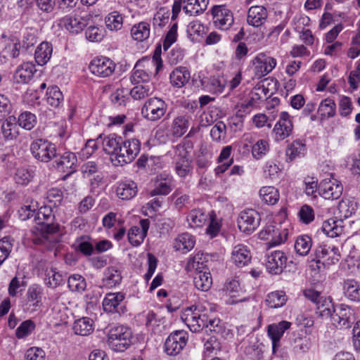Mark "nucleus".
Masks as SVG:
<instances>
[{
    "instance_id": "obj_1",
    "label": "nucleus",
    "mask_w": 360,
    "mask_h": 360,
    "mask_svg": "<svg viewBox=\"0 0 360 360\" xmlns=\"http://www.w3.org/2000/svg\"><path fill=\"white\" fill-rule=\"evenodd\" d=\"M141 143L136 139L122 141L115 155H112L111 162L115 167L123 166L131 163L140 151Z\"/></svg>"
},
{
    "instance_id": "obj_2",
    "label": "nucleus",
    "mask_w": 360,
    "mask_h": 360,
    "mask_svg": "<svg viewBox=\"0 0 360 360\" xmlns=\"http://www.w3.org/2000/svg\"><path fill=\"white\" fill-rule=\"evenodd\" d=\"M132 333L124 326H112L108 333V344L115 352H122L131 344Z\"/></svg>"
},
{
    "instance_id": "obj_3",
    "label": "nucleus",
    "mask_w": 360,
    "mask_h": 360,
    "mask_svg": "<svg viewBox=\"0 0 360 360\" xmlns=\"http://www.w3.org/2000/svg\"><path fill=\"white\" fill-rule=\"evenodd\" d=\"M181 319L192 332H199L204 328L207 321L205 307L196 305L187 307L182 311Z\"/></svg>"
},
{
    "instance_id": "obj_4",
    "label": "nucleus",
    "mask_w": 360,
    "mask_h": 360,
    "mask_svg": "<svg viewBox=\"0 0 360 360\" xmlns=\"http://www.w3.org/2000/svg\"><path fill=\"white\" fill-rule=\"evenodd\" d=\"M315 257L311 262H316V267L311 264L313 269H320L321 266L331 265L337 263L340 259V253L338 248L334 245L326 243L319 245L314 250Z\"/></svg>"
},
{
    "instance_id": "obj_5",
    "label": "nucleus",
    "mask_w": 360,
    "mask_h": 360,
    "mask_svg": "<svg viewBox=\"0 0 360 360\" xmlns=\"http://www.w3.org/2000/svg\"><path fill=\"white\" fill-rule=\"evenodd\" d=\"M30 151L36 160L42 162H49L57 157L56 145L44 139L33 141L30 144Z\"/></svg>"
},
{
    "instance_id": "obj_6",
    "label": "nucleus",
    "mask_w": 360,
    "mask_h": 360,
    "mask_svg": "<svg viewBox=\"0 0 360 360\" xmlns=\"http://www.w3.org/2000/svg\"><path fill=\"white\" fill-rule=\"evenodd\" d=\"M173 159L178 176L186 177L192 172V158L184 145L179 144L176 146Z\"/></svg>"
},
{
    "instance_id": "obj_7",
    "label": "nucleus",
    "mask_w": 360,
    "mask_h": 360,
    "mask_svg": "<svg viewBox=\"0 0 360 360\" xmlns=\"http://www.w3.org/2000/svg\"><path fill=\"white\" fill-rule=\"evenodd\" d=\"M55 216L49 205L41 207L35 211L34 221L41 226L40 231L44 233H55L58 231L59 225L53 223Z\"/></svg>"
},
{
    "instance_id": "obj_8",
    "label": "nucleus",
    "mask_w": 360,
    "mask_h": 360,
    "mask_svg": "<svg viewBox=\"0 0 360 360\" xmlns=\"http://www.w3.org/2000/svg\"><path fill=\"white\" fill-rule=\"evenodd\" d=\"M255 77L260 79L270 73L276 66V58L264 53L257 54L251 61Z\"/></svg>"
},
{
    "instance_id": "obj_9",
    "label": "nucleus",
    "mask_w": 360,
    "mask_h": 360,
    "mask_svg": "<svg viewBox=\"0 0 360 360\" xmlns=\"http://www.w3.org/2000/svg\"><path fill=\"white\" fill-rule=\"evenodd\" d=\"M167 105L161 98L157 97L148 99L141 110L144 117L150 121L160 119L166 112Z\"/></svg>"
},
{
    "instance_id": "obj_10",
    "label": "nucleus",
    "mask_w": 360,
    "mask_h": 360,
    "mask_svg": "<svg viewBox=\"0 0 360 360\" xmlns=\"http://www.w3.org/2000/svg\"><path fill=\"white\" fill-rule=\"evenodd\" d=\"M43 291V288L38 284H32L28 287L23 304L25 311L32 313L42 306Z\"/></svg>"
},
{
    "instance_id": "obj_11",
    "label": "nucleus",
    "mask_w": 360,
    "mask_h": 360,
    "mask_svg": "<svg viewBox=\"0 0 360 360\" xmlns=\"http://www.w3.org/2000/svg\"><path fill=\"white\" fill-rule=\"evenodd\" d=\"M260 217L254 210L242 211L238 217V226L240 231L246 233H252L259 226Z\"/></svg>"
},
{
    "instance_id": "obj_12",
    "label": "nucleus",
    "mask_w": 360,
    "mask_h": 360,
    "mask_svg": "<svg viewBox=\"0 0 360 360\" xmlns=\"http://www.w3.org/2000/svg\"><path fill=\"white\" fill-rule=\"evenodd\" d=\"M188 334L184 330H176L171 333L165 342V349L167 354L175 356L180 353L186 345Z\"/></svg>"
},
{
    "instance_id": "obj_13",
    "label": "nucleus",
    "mask_w": 360,
    "mask_h": 360,
    "mask_svg": "<svg viewBox=\"0 0 360 360\" xmlns=\"http://www.w3.org/2000/svg\"><path fill=\"white\" fill-rule=\"evenodd\" d=\"M343 187L341 183L334 179H325L319 184V194L327 200L338 199L342 193Z\"/></svg>"
},
{
    "instance_id": "obj_14",
    "label": "nucleus",
    "mask_w": 360,
    "mask_h": 360,
    "mask_svg": "<svg viewBox=\"0 0 360 360\" xmlns=\"http://www.w3.org/2000/svg\"><path fill=\"white\" fill-rule=\"evenodd\" d=\"M89 68L92 74L98 77H106L115 71V63L105 57L96 58L91 60Z\"/></svg>"
},
{
    "instance_id": "obj_15",
    "label": "nucleus",
    "mask_w": 360,
    "mask_h": 360,
    "mask_svg": "<svg viewBox=\"0 0 360 360\" xmlns=\"http://www.w3.org/2000/svg\"><path fill=\"white\" fill-rule=\"evenodd\" d=\"M293 125L290 116L287 112H281L279 120L273 129V134L276 141H283L288 137L292 131Z\"/></svg>"
},
{
    "instance_id": "obj_16",
    "label": "nucleus",
    "mask_w": 360,
    "mask_h": 360,
    "mask_svg": "<svg viewBox=\"0 0 360 360\" xmlns=\"http://www.w3.org/2000/svg\"><path fill=\"white\" fill-rule=\"evenodd\" d=\"M214 25L221 30H227L233 23L232 12L224 6H214L212 8Z\"/></svg>"
},
{
    "instance_id": "obj_17",
    "label": "nucleus",
    "mask_w": 360,
    "mask_h": 360,
    "mask_svg": "<svg viewBox=\"0 0 360 360\" xmlns=\"http://www.w3.org/2000/svg\"><path fill=\"white\" fill-rule=\"evenodd\" d=\"M287 257L283 252L275 250L266 256V266L267 271L273 274H280L285 266Z\"/></svg>"
},
{
    "instance_id": "obj_18",
    "label": "nucleus",
    "mask_w": 360,
    "mask_h": 360,
    "mask_svg": "<svg viewBox=\"0 0 360 360\" xmlns=\"http://www.w3.org/2000/svg\"><path fill=\"white\" fill-rule=\"evenodd\" d=\"M331 316L333 324L337 328H349L352 322L353 311L350 307L340 304L334 309Z\"/></svg>"
},
{
    "instance_id": "obj_19",
    "label": "nucleus",
    "mask_w": 360,
    "mask_h": 360,
    "mask_svg": "<svg viewBox=\"0 0 360 360\" xmlns=\"http://www.w3.org/2000/svg\"><path fill=\"white\" fill-rule=\"evenodd\" d=\"M290 326L291 323L287 321H282L268 326L267 333L272 341L273 353H276L277 348L280 347L281 338Z\"/></svg>"
},
{
    "instance_id": "obj_20",
    "label": "nucleus",
    "mask_w": 360,
    "mask_h": 360,
    "mask_svg": "<svg viewBox=\"0 0 360 360\" xmlns=\"http://www.w3.org/2000/svg\"><path fill=\"white\" fill-rule=\"evenodd\" d=\"M60 25L72 33H79L87 25V19L77 14L66 15L60 20Z\"/></svg>"
},
{
    "instance_id": "obj_21",
    "label": "nucleus",
    "mask_w": 360,
    "mask_h": 360,
    "mask_svg": "<svg viewBox=\"0 0 360 360\" xmlns=\"http://www.w3.org/2000/svg\"><path fill=\"white\" fill-rule=\"evenodd\" d=\"M36 71L35 65L32 63H23L17 68L14 72V82L21 84H27L32 79Z\"/></svg>"
},
{
    "instance_id": "obj_22",
    "label": "nucleus",
    "mask_w": 360,
    "mask_h": 360,
    "mask_svg": "<svg viewBox=\"0 0 360 360\" xmlns=\"http://www.w3.org/2000/svg\"><path fill=\"white\" fill-rule=\"evenodd\" d=\"M149 228L148 219H141L140 227L132 226L128 232V240L133 246L140 245L147 235Z\"/></svg>"
},
{
    "instance_id": "obj_23",
    "label": "nucleus",
    "mask_w": 360,
    "mask_h": 360,
    "mask_svg": "<svg viewBox=\"0 0 360 360\" xmlns=\"http://www.w3.org/2000/svg\"><path fill=\"white\" fill-rule=\"evenodd\" d=\"M251 253L247 246L239 244L236 245L231 252V261L236 266L243 267L251 260Z\"/></svg>"
},
{
    "instance_id": "obj_24",
    "label": "nucleus",
    "mask_w": 360,
    "mask_h": 360,
    "mask_svg": "<svg viewBox=\"0 0 360 360\" xmlns=\"http://www.w3.org/2000/svg\"><path fill=\"white\" fill-rule=\"evenodd\" d=\"M267 15V11L264 6H251L248 12L247 22L250 25L258 27L264 23Z\"/></svg>"
},
{
    "instance_id": "obj_25",
    "label": "nucleus",
    "mask_w": 360,
    "mask_h": 360,
    "mask_svg": "<svg viewBox=\"0 0 360 360\" xmlns=\"http://www.w3.org/2000/svg\"><path fill=\"white\" fill-rule=\"evenodd\" d=\"M322 231L326 235L330 238L340 236L345 231L344 221L341 219H328L323 221Z\"/></svg>"
},
{
    "instance_id": "obj_26",
    "label": "nucleus",
    "mask_w": 360,
    "mask_h": 360,
    "mask_svg": "<svg viewBox=\"0 0 360 360\" xmlns=\"http://www.w3.org/2000/svg\"><path fill=\"white\" fill-rule=\"evenodd\" d=\"M290 342L294 349L297 352H306L309 347V340L306 332L302 330L292 333Z\"/></svg>"
},
{
    "instance_id": "obj_27",
    "label": "nucleus",
    "mask_w": 360,
    "mask_h": 360,
    "mask_svg": "<svg viewBox=\"0 0 360 360\" xmlns=\"http://www.w3.org/2000/svg\"><path fill=\"white\" fill-rule=\"evenodd\" d=\"M191 75L189 71L185 67L175 68L170 74V82L176 88H181L188 82Z\"/></svg>"
},
{
    "instance_id": "obj_28",
    "label": "nucleus",
    "mask_w": 360,
    "mask_h": 360,
    "mask_svg": "<svg viewBox=\"0 0 360 360\" xmlns=\"http://www.w3.org/2000/svg\"><path fill=\"white\" fill-rule=\"evenodd\" d=\"M116 193L122 200H130L137 193L136 184L132 181L120 182L117 186Z\"/></svg>"
},
{
    "instance_id": "obj_29",
    "label": "nucleus",
    "mask_w": 360,
    "mask_h": 360,
    "mask_svg": "<svg viewBox=\"0 0 360 360\" xmlns=\"http://www.w3.org/2000/svg\"><path fill=\"white\" fill-rule=\"evenodd\" d=\"M188 127V117L186 115L178 116L172 120L170 132L174 137L180 138L187 131Z\"/></svg>"
},
{
    "instance_id": "obj_30",
    "label": "nucleus",
    "mask_w": 360,
    "mask_h": 360,
    "mask_svg": "<svg viewBox=\"0 0 360 360\" xmlns=\"http://www.w3.org/2000/svg\"><path fill=\"white\" fill-rule=\"evenodd\" d=\"M52 45L46 41L41 42L34 53L35 61L39 65H44L48 63L52 55Z\"/></svg>"
},
{
    "instance_id": "obj_31",
    "label": "nucleus",
    "mask_w": 360,
    "mask_h": 360,
    "mask_svg": "<svg viewBox=\"0 0 360 360\" xmlns=\"http://www.w3.org/2000/svg\"><path fill=\"white\" fill-rule=\"evenodd\" d=\"M124 299V295L122 292L108 293L103 301L104 311L108 313L117 311V307Z\"/></svg>"
},
{
    "instance_id": "obj_32",
    "label": "nucleus",
    "mask_w": 360,
    "mask_h": 360,
    "mask_svg": "<svg viewBox=\"0 0 360 360\" xmlns=\"http://www.w3.org/2000/svg\"><path fill=\"white\" fill-rule=\"evenodd\" d=\"M1 132L4 137L8 140H12L18 136V124L14 116H9L2 123Z\"/></svg>"
},
{
    "instance_id": "obj_33",
    "label": "nucleus",
    "mask_w": 360,
    "mask_h": 360,
    "mask_svg": "<svg viewBox=\"0 0 360 360\" xmlns=\"http://www.w3.org/2000/svg\"><path fill=\"white\" fill-rule=\"evenodd\" d=\"M206 269L204 272H196L193 277L195 288L201 291L206 292L212 286V278L210 271Z\"/></svg>"
},
{
    "instance_id": "obj_34",
    "label": "nucleus",
    "mask_w": 360,
    "mask_h": 360,
    "mask_svg": "<svg viewBox=\"0 0 360 360\" xmlns=\"http://www.w3.org/2000/svg\"><path fill=\"white\" fill-rule=\"evenodd\" d=\"M344 294L346 297L354 302L360 301V283L354 279H347L344 282Z\"/></svg>"
},
{
    "instance_id": "obj_35",
    "label": "nucleus",
    "mask_w": 360,
    "mask_h": 360,
    "mask_svg": "<svg viewBox=\"0 0 360 360\" xmlns=\"http://www.w3.org/2000/svg\"><path fill=\"white\" fill-rule=\"evenodd\" d=\"M209 0H184V10L191 15H196L207 9Z\"/></svg>"
},
{
    "instance_id": "obj_36",
    "label": "nucleus",
    "mask_w": 360,
    "mask_h": 360,
    "mask_svg": "<svg viewBox=\"0 0 360 360\" xmlns=\"http://www.w3.org/2000/svg\"><path fill=\"white\" fill-rule=\"evenodd\" d=\"M195 240L193 236L188 233L179 235L174 243V248L179 251L186 252L193 248Z\"/></svg>"
},
{
    "instance_id": "obj_37",
    "label": "nucleus",
    "mask_w": 360,
    "mask_h": 360,
    "mask_svg": "<svg viewBox=\"0 0 360 360\" xmlns=\"http://www.w3.org/2000/svg\"><path fill=\"white\" fill-rule=\"evenodd\" d=\"M316 306V313L319 316L323 319L331 318L335 309L331 298L323 297L318 301Z\"/></svg>"
},
{
    "instance_id": "obj_38",
    "label": "nucleus",
    "mask_w": 360,
    "mask_h": 360,
    "mask_svg": "<svg viewBox=\"0 0 360 360\" xmlns=\"http://www.w3.org/2000/svg\"><path fill=\"white\" fill-rule=\"evenodd\" d=\"M264 233H268L271 237V242L269 243L271 245H277L283 243L286 240L288 237L287 229H284L280 230L278 229H274L273 226H267L264 231L260 233V235L263 236Z\"/></svg>"
},
{
    "instance_id": "obj_39",
    "label": "nucleus",
    "mask_w": 360,
    "mask_h": 360,
    "mask_svg": "<svg viewBox=\"0 0 360 360\" xmlns=\"http://www.w3.org/2000/svg\"><path fill=\"white\" fill-rule=\"evenodd\" d=\"M94 330L93 321L87 317H83L75 321L73 330L76 335L86 336Z\"/></svg>"
},
{
    "instance_id": "obj_40",
    "label": "nucleus",
    "mask_w": 360,
    "mask_h": 360,
    "mask_svg": "<svg viewBox=\"0 0 360 360\" xmlns=\"http://www.w3.org/2000/svg\"><path fill=\"white\" fill-rule=\"evenodd\" d=\"M208 214L201 209L192 210L187 216V221L192 227H201L207 221Z\"/></svg>"
},
{
    "instance_id": "obj_41",
    "label": "nucleus",
    "mask_w": 360,
    "mask_h": 360,
    "mask_svg": "<svg viewBox=\"0 0 360 360\" xmlns=\"http://www.w3.org/2000/svg\"><path fill=\"white\" fill-rule=\"evenodd\" d=\"M122 280L120 271L115 266L107 268L103 278V285L112 288L120 283Z\"/></svg>"
},
{
    "instance_id": "obj_42",
    "label": "nucleus",
    "mask_w": 360,
    "mask_h": 360,
    "mask_svg": "<svg viewBox=\"0 0 360 360\" xmlns=\"http://www.w3.org/2000/svg\"><path fill=\"white\" fill-rule=\"evenodd\" d=\"M150 25L146 22H141L134 25L131 30L132 37L139 41H143L150 35Z\"/></svg>"
},
{
    "instance_id": "obj_43",
    "label": "nucleus",
    "mask_w": 360,
    "mask_h": 360,
    "mask_svg": "<svg viewBox=\"0 0 360 360\" xmlns=\"http://www.w3.org/2000/svg\"><path fill=\"white\" fill-rule=\"evenodd\" d=\"M122 140L120 137H117L115 134L109 135L105 137L103 141L104 150L110 155L112 161V155L117 152Z\"/></svg>"
},
{
    "instance_id": "obj_44",
    "label": "nucleus",
    "mask_w": 360,
    "mask_h": 360,
    "mask_svg": "<svg viewBox=\"0 0 360 360\" xmlns=\"http://www.w3.org/2000/svg\"><path fill=\"white\" fill-rule=\"evenodd\" d=\"M311 245V238L307 235H302L297 237L295 243V250L298 255L306 256L310 251Z\"/></svg>"
},
{
    "instance_id": "obj_45",
    "label": "nucleus",
    "mask_w": 360,
    "mask_h": 360,
    "mask_svg": "<svg viewBox=\"0 0 360 360\" xmlns=\"http://www.w3.org/2000/svg\"><path fill=\"white\" fill-rule=\"evenodd\" d=\"M259 195L265 203L271 205L276 204L279 199L278 191L274 186L262 187Z\"/></svg>"
},
{
    "instance_id": "obj_46",
    "label": "nucleus",
    "mask_w": 360,
    "mask_h": 360,
    "mask_svg": "<svg viewBox=\"0 0 360 360\" xmlns=\"http://www.w3.org/2000/svg\"><path fill=\"white\" fill-rule=\"evenodd\" d=\"M172 190V181L170 179L157 180L155 183V188L150 191V196L166 195Z\"/></svg>"
},
{
    "instance_id": "obj_47",
    "label": "nucleus",
    "mask_w": 360,
    "mask_h": 360,
    "mask_svg": "<svg viewBox=\"0 0 360 360\" xmlns=\"http://www.w3.org/2000/svg\"><path fill=\"white\" fill-rule=\"evenodd\" d=\"M46 100L49 105L56 108L63 102V95L58 86H51L48 89Z\"/></svg>"
},
{
    "instance_id": "obj_48",
    "label": "nucleus",
    "mask_w": 360,
    "mask_h": 360,
    "mask_svg": "<svg viewBox=\"0 0 360 360\" xmlns=\"http://www.w3.org/2000/svg\"><path fill=\"white\" fill-rule=\"evenodd\" d=\"M56 162L58 169H72L77 162V158L73 153L65 152L56 159Z\"/></svg>"
},
{
    "instance_id": "obj_49",
    "label": "nucleus",
    "mask_w": 360,
    "mask_h": 360,
    "mask_svg": "<svg viewBox=\"0 0 360 360\" xmlns=\"http://www.w3.org/2000/svg\"><path fill=\"white\" fill-rule=\"evenodd\" d=\"M286 300V295L283 291H275L267 295L266 302L269 307L278 308L283 306Z\"/></svg>"
},
{
    "instance_id": "obj_50",
    "label": "nucleus",
    "mask_w": 360,
    "mask_h": 360,
    "mask_svg": "<svg viewBox=\"0 0 360 360\" xmlns=\"http://www.w3.org/2000/svg\"><path fill=\"white\" fill-rule=\"evenodd\" d=\"M335 106L334 101L330 98L322 101L318 108L321 119L333 117L335 115Z\"/></svg>"
},
{
    "instance_id": "obj_51",
    "label": "nucleus",
    "mask_w": 360,
    "mask_h": 360,
    "mask_svg": "<svg viewBox=\"0 0 360 360\" xmlns=\"http://www.w3.org/2000/svg\"><path fill=\"white\" fill-rule=\"evenodd\" d=\"M205 32V27L198 20H193L187 26V32L192 41H198Z\"/></svg>"
},
{
    "instance_id": "obj_52",
    "label": "nucleus",
    "mask_w": 360,
    "mask_h": 360,
    "mask_svg": "<svg viewBox=\"0 0 360 360\" xmlns=\"http://www.w3.org/2000/svg\"><path fill=\"white\" fill-rule=\"evenodd\" d=\"M85 36L91 42L101 41L105 36V29L103 26L91 25L86 28Z\"/></svg>"
},
{
    "instance_id": "obj_53",
    "label": "nucleus",
    "mask_w": 360,
    "mask_h": 360,
    "mask_svg": "<svg viewBox=\"0 0 360 360\" xmlns=\"http://www.w3.org/2000/svg\"><path fill=\"white\" fill-rule=\"evenodd\" d=\"M44 280L48 287L56 288L62 283L63 278L62 275L56 271V269L51 268L46 270Z\"/></svg>"
},
{
    "instance_id": "obj_54",
    "label": "nucleus",
    "mask_w": 360,
    "mask_h": 360,
    "mask_svg": "<svg viewBox=\"0 0 360 360\" xmlns=\"http://www.w3.org/2000/svg\"><path fill=\"white\" fill-rule=\"evenodd\" d=\"M106 27L110 30H119L122 27L123 18L117 11L109 13L105 18Z\"/></svg>"
},
{
    "instance_id": "obj_55",
    "label": "nucleus",
    "mask_w": 360,
    "mask_h": 360,
    "mask_svg": "<svg viewBox=\"0 0 360 360\" xmlns=\"http://www.w3.org/2000/svg\"><path fill=\"white\" fill-rule=\"evenodd\" d=\"M68 287L74 292H82L86 287V283L84 277L79 274L70 276L68 281Z\"/></svg>"
},
{
    "instance_id": "obj_56",
    "label": "nucleus",
    "mask_w": 360,
    "mask_h": 360,
    "mask_svg": "<svg viewBox=\"0 0 360 360\" xmlns=\"http://www.w3.org/2000/svg\"><path fill=\"white\" fill-rule=\"evenodd\" d=\"M17 122L18 126L26 130H30L37 124V117L30 112H24L20 115Z\"/></svg>"
},
{
    "instance_id": "obj_57",
    "label": "nucleus",
    "mask_w": 360,
    "mask_h": 360,
    "mask_svg": "<svg viewBox=\"0 0 360 360\" xmlns=\"http://www.w3.org/2000/svg\"><path fill=\"white\" fill-rule=\"evenodd\" d=\"M305 145L300 140L293 141L286 150V155L290 160L304 154L305 151Z\"/></svg>"
},
{
    "instance_id": "obj_58",
    "label": "nucleus",
    "mask_w": 360,
    "mask_h": 360,
    "mask_svg": "<svg viewBox=\"0 0 360 360\" xmlns=\"http://www.w3.org/2000/svg\"><path fill=\"white\" fill-rule=\"evenodd\" d=\"M226 84V82L224 77H212L210 78L205 87L211 92L220 94L224 91Z\"/></svg>"
},
{
    "instance_id": "obj_59",
    "label": "nucleus",
    "mask_w": 360,
    "mask_h": 360,
    "mask_svg": "<svg viewBox=\"0 0 360 360\" xmlns=\"http://www.w3.org/2000/svg\"><path fill=\"white\" fill-rule=\"evenodd\" d=\"M153 91V88L149 84L138 85L130 91V94L134 99L140 100L150 95Z\"/></svg>"
},
{
    "instance_id": "obj_60",
    "label": "nucleus",
    "mask_w": 360,
    "mask_h": 360,
    "mask_svg": "<svg viewBox=\"0 0 360 360\" xmlns=\"http://www.w3.org/2000/svg\"><path fill=\"white\" fill-rule=\"evenodd\" d=\"M35 328V323L29 319L20 323L15 330L16 337L19 339L24 338L32 333Z\"/></svg>"
},
{
    "instance_id": "obj_61",
    "label": "nucleus",
    "mask_w": 360,
    "mask_h": 360,
    "mask_svg": "<svg viewBox=\"0 0 360 360\" xmlns=\"http://www.w3.org/2000/svg\"><path fill=\"white\" fill-rule=\"evenodd\" d=\"M269 149V143L266 141L261 139L256 142L252 146V153L256 159H260L264 155Z\"/></svg>"
},
{
    "instance_id": "obj_62",
    "label": "nucleus",
    "mask_w": 360,
    "mask_h": 360,
    "mask_svg": "<svg viewBox=\"0 0 360 360\" xmlns=\"http://www.w3.org/2000/svg\"><path fill=\"white\" fill-rule=\"evenodd\" d=\"M226 124L223 122H218L211 129L210 136L214 141H220L226 136Z\"/></svg>"
},
{
    "instance_id": "obj_63",
    "label": "nucleus",
    "mask_w": 360,
    "mask_h": 360,
    "mask_svg": "<svg viewBox=\"0 0 360 360\" xmlns=\"http://www.w3.org/2000/svg\"><path fill=\"white\" fill-rule=\"evenodd\" d=\"M46 353L45 352L37 347H32L29 348L25 354V360H45Z\"/></svg>"
},
{
    "instance_id": "obj_64",
    "label": "nucleus",
    "mask_w": 360,
    "mask_h": 360,
    "mask_svg": "<svg viewBox=\"0 0 360 360\" xmlns=\"http://www.w3.org/2000/svg\"><path fill=\"white\" fill-rule=\"evenodd\" d=\"M244 352L250 360H259L262 357V351L257 343L245 346Z\"/></svg>"
}]
</instances>
